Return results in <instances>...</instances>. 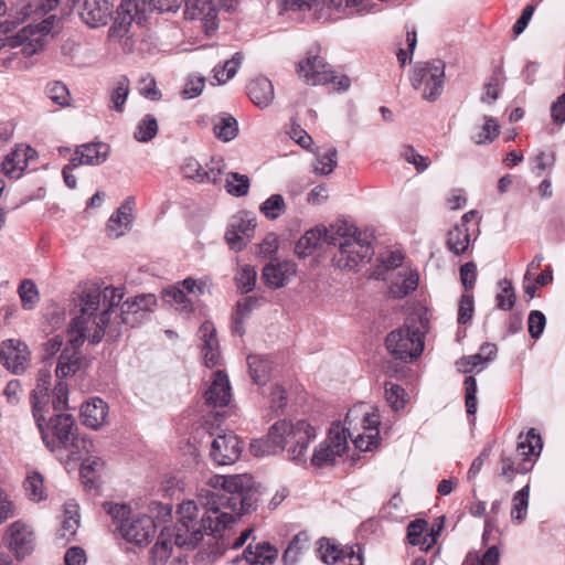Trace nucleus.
Returning a JSON list of instances; mask_svg holds the SVG:
<instances>
[{
    "instance_id": "nucleus-17",
    "label": "nucleus",
    "mask_w": 565,
    "mask_h": 565,
    "mask_svg": "<svg viewBox=\"0 0 565 565\" xmlns=\"http://www.w3.org/2000/svg\"><path fill=\"white\" fill-rule=\"evenodd\" d=\"M225 164L222 159H211L205 167H203L195 158H185L181 172L186 179L194 180L199 183H217L224 172Z\"/></svg>"
},
{
    "instance_id": "nucleus-60",
    "label": "nucleus",
    "mask_w": 565,
    "mask_h": 565,
    "mask_svg": "<svg viewBox=\"0 0 565 565\" xmlns=\"http://www.w3.org/2000/svg\"><path fill=\"white\" fill-rule=\"evenodd\" d=\"M428 526V522L424 519H416L407 526V540L411 545L416 546L420 544L423 533Z\"/></svg>"
},
{
    "instance_id": "nucleus-57",
    "label": "nucleus",
    "mask_w": 565,
    "mask_h": 565,
    "mask_svg": "<svg viewBox=\"0 0 565 565\" xmlns=\"http://www.w3.org/2000/svg\"><path fill=\"white\" fill-rule=\"evenodd\" d=\"M404 160L415 167L417 172H424L429 166V159L415 151L412 146H404L402 149Z\"/></svg>"
},
{
    "instance_id": "nucleus-45",
    "label": "nucleus",
    "mask_w": 565,
    "mask_h": 565,
    "mask_svg": "<svg viewBox=\"0 0 565 565\" xmlns=\"http://www.w3.org/2000/svg\"><path fill=\"white\" fill-rule=\"evenodd\" d=\"M249 178L246 174L230 172L226 174L225 189L234 196H244L249 190Z\"/></svg>"
},
{
    "instance_id": "nucleus-1",
    "label": "nucleus",
    "mask_w": 565,
    "mask_h": 565,
    "mask_svg": "<svg viewBox=\"0 0 565 565\" xmlns=\"http://www.w3.org/2000/svg\"><path fill=\"white\" fill-rule=\"evenodd\" d=\"M202 488L196 500H188L179 505V522L175 533L161 531L149 552L151 565H166L174 544L193 548L205 534L224 530L237 518L255 510L258 502V489L250 475H215Z\"/></svg>"
},
{
    "instance_id": "nucleus-21",
    "label": "nucleus",
    "mask_w": 565,
    "mask_h": 565,
    "mask_svg": "<svg viewBox=\"0 0 565 565\" xmlns=\"http://www.w3.org/2000/svg\"><path fill=\"white\" fill-rule=\"evenodd\" d=\"M0 360L12 373H23L30 360L28 345L15 339L3 341L0 345Z\"/></svg>"
},
{
    "instance_id": "nucleus-44",
    "label": "nucleus",
    "mask_w": 565,
    "mask_h": 565,
    "mask_svg": "<svg viewBox=\"0 0 565 565\" xmlns=\"http://www.w3.org/2000/svg\"><path fill=\"white\" fill-rule=\"evenodd\" d=\"M243 55L235 53L233 57L226 61L223 66H215L213 68L214 79L217 84H225L227 81L233 78L242 63Z\"/></svg>"
},
{
    "instance_id": "nucleus-37",
    "label": "nucleus",
    "mask_w": 565,
    "mask_h": 565,
    "mask_svg": "<svg viewBox=\"0 0 565 565\" xmlns=\"http://www.w3.org/2000/svg\"><path fill=\"white\" fill-rule=\"evenodd\" d=\"M130 92V81L127 76L120 75L117 77L109 90L111 108L117 113H122L125 104Z\"/></svg>"
},
{
    "instance_id": "nucleus-11",
    "label": "nucleus",
    "mask_w": 565,
    "mask_h": 565,
    "mask_svg": "<svg viewBox=\"0 0 565 565\" xmlns=\"http://www.w3.org/2000/svg\"><path fill=\"white\" fill-rule=\"evenodd\" d=\"M298 74L308 85H326L333 83L338 90H347L350 87V78L342 75L338 82L334 71L321 58L313 55L298 64Z\"/></svg>"
},
{
    "instance_id": "nucleus-55",
    "label": "nucleus",
    "mask_w": 565,
    "mask_h": 565,
    "mask_svg": "<svg viewBox=\"0 0 565 565\" xmlns=\"http://www.w3.org/2000/svg\"><path fill=\"white\" fill-rule=\"evenodd\" d=\"M200 338L202 340V353L212 350L214 348L220 347L218 340L216 338V329L211 321H205L202 323L199 330Z\"/></svg>"
},
{
    "instance_id": "nucleus-9",
    "label": "nucleus",
    "mask_w": 565,
    "mask_h": 565,
    "mask_svg": "<svg viewBox=\"0 0 565 565\" xmlns=\"http://www.w3.org/2000/svg\"><path fill=\"white\" fill-rule=\"evenodd\" d=\"M445 64L441 61L419 62L413 70L411 82L416 90L422 92L423 99L436 100L443 92Z\"/></svg>"
},
{
    "instance_id": "nucleus-43",
    "label": "nucleus",
    "mask_w": 565,
    "mask_h": 565,
    "mask_svg": "<svg viewBox=\"0 0 565 565\" xmlns=\"http://www.w3.org/2000/svg\"><path fill=\"white\" fill-rule=\"evenodd\" d=\"M530 497V484H525L521 490L514 493L512 498L511 518L519 522L523 521L527 514Z\"/></svg>"
},
{
    "instance_id": "nucleus-62",
    "label": "nucleus",
    "mask_w": 565,
    "mask_h": 565,
    "mask_svg": "<svg viewBox=\"0 0 565 565\" xmlns=\"http://www.w3.org/2000/svg\"><path fill=\"white\" fill-rule=\"evenodd\" d=\"M486 361L478 353L466 356L457 362L458 370L462 373L479 372L486 366Z\"/></svg>"
},
{
    "instance_id": "nucleus-7",
    "label": "nucleus",
    "mask_w": 565,
    "mask_h": 565,
    "mask_svg": "<svg viewBox=\"0 0 565 565\" xmlns=\"http://www.w3.org/2000/svg\"><path fill=\"white\" fill-rule=\"evenodd\" d=\"M542 450V439L534 428H531L523 437L519 436L516 446L518 457L521 458L516 462L510 455L502 451L499 460V475L507 482L511 483L516 475H525L532 469V460L540 456Z\"/></svg>"
},
{
    "instance_id": "nucleus-13",
    "label": "nucleus",
    "mask_w": 565,
    "mask_h": 565,
    "mask_svg": "<svg viewBox=\"0 0 565 565\" xmlns=\"http://www.w3.org/2000/svg\"><path fill=\"white\" fill-rule=\"evenodd\" d=\"M140 9L137 0H121L117 8L114 24L108 30V38L113 41L122 40L129 33L132 22L141 24L145 21V10Z\"/></svg>"
},
{
    "instance_id": "nucleus-31",
    "label": "nucleus",
    "mask_w": 565,
    "mask_h": 565,
    "mask_svg": "<svg viewBox=\"0 0 565 565\" xmlns=\"http://www.w3.org/2000/svg\"><path fill=\"white\" fill-rule=\"evenodd\" d=\"M247 92L250 100L259 108L268 107L274 100V86L266 77H257L253 79Z\"/></svg>"
},
{
    "instance_id": "nucleus-64",
    "label": "nucleus",
    "mask_w": 565,
    "mask_h": 565,
    "mask_svg": "<svg viewBox=\"0 0 565 565\" xmlns=\"http://www.w3.org/2000/svg\"><path fill=\"white\" fill-rule=\"evenodd\" d=\"M205 86V78L203 76H190L184 85L182 95L185 98H195L202 94Z\"/></svg>"
},
{
    "instance_id": "nucleus-10",
    "label": "nucleus",
    "mask_w": 565,
    "mask_h": 565,
    "mask_svg": "<svg viewBox=\"0 0 565 565\" xmlns=\"http://www.w3.org/2000/svg\"><path fill=\"white\" fill-rule=\"evenodd\" d=\"M58 21V18L53 14L38 24H29L8 38V44L12 47L22 46L23 55L32 56L44 49L46 36Z\"/></svg>"
},
{
    "instance_id": "nucleus-24",
    "label": "nucleus",
    "mask_w": 565,
    "mask_h": 565,
    "mask_svg": "<svg viewBox=\"0 0 565 565\" xmlns=\"http://www.w3.org/2000/svg\"><path fill=\"white\" fill-rule=\"evenodd\" d=\"M113 6L107 0H85L81 18L90 28L106 25L111 17Z\"/></svg>"
},
{
    "instance_id": "nucleus-46",
    "label": "nucleus",
    "mask_w": 565,
    "mask_h": 565,
    "mask_svg": "<svg viewBox=\"0 0 565 565\" xmlns=\"http://www.w3.org/2000/svg\"><path fill=\"white\" fill-rule=\"evenodd\" d=\"M319 552L321 559L327 564H334L337 562L344 563L348 548H339L337 545L331 544L328 539L322 537L319 540Z\"/></svg>"
},
{
    "instance_id": "nucleus-53",
    "label": "nucleus",
    "mask_w": 565,
    "mask_h": 565,
    "mask_svg": "<svg viewBox=\"0 0 565 565\" xmlns=\"http://www.w3.org/2000/svg\"><path fill=\"white\" fill-rule=\"evenodd\" d=\"M418 286L417 274L409 273L407 276L402 278V281H396L391 286V294L394 297L403 298L414 291Z\"/></svg>"
},
{
    "instance_id": "nucleus-20",
    "label": "nucleus",
    "mask_w": 565,
    "mask_h": 565,
    "mask_svg": "<svg viewBox=\"0 0 565 565\" xmlns=\"http://www.w3.org/2000/svg\"><path fill=\"white\" fill-rule=\"evenodd\" d=\"M184 4L185 19L200 20L206 35L217 30V9L214 0H184Z\"/></svg>"
},
{
    "instance_id": "nucleus-4",
    "label": "nucleus",
    "mask_w": 565,
    "mask_h": 565,
    "mask_svg": "<svg viewBox=\"0 0 565 565\" xmlns=\"http://www.w3.org/2000/svg\"><path fill=\"white\" fill-rule=\"evenodd\" d=\"M316 438L315 428L306 420H279L275 423L266 438L256 439L250 443V452L254 456H267L282 450L287 444L289 459L302 463L307 460V449L312 439Z\"/></svg>"
},
{
    "instance_id": "nucleus-8",
    "label": "nucleus",
    "mask_w": 565,
    "mask_h": 565,
    "mask_svg": "<svg viewBox=\"0 0 565 565\" xmlns=\"http://www.w3.org/2000/svg\"><path fill=\"white\" fill-rule=\"evenodd\" d=\"M425 332L407 321L403 327L390 332L385 339L388 352L398 360L408 362L419 356L424 350Z\"/></svg>"
},
{
    "instance_id": "nucleus-36",
    "label": "nucleus",
    "mask_w": 565,
    "mask_h": 565,
    "mask_svg": "<svg viewBox=\"0 0 565 565\" xmlns=\"http://www.w3.org/2000/svg\"><path fill=\"white\" fill-rule=\"evenodd\" d=\"M446 245L455 255L465 254L470 245L468 227H465L463 225H454L448 232Z\"/></svg>"
},
{
    "instance_id": "nucleus-22",
    "label": "nucleus",
    "mask_w": 565,
    "mask_h": 565,
    "mask_svg": "<svg viewBox=\"0 0 565 565\" xmlns=\"http://www.w3.org/2000/svg\"><path fill=\"white\" fill-rule=\"evenodd\" d=\"M296 264L289 260H271L262 271V279L271 289L286 286L296 275Z\"/></svg>"
},
{
    "instance_id": "nucleus-16",
    "label": "nucleus",
    "mask_w": 565,
    "mask_h": 565,
    "mask_svg": "<svg viewBox=\"0 0 565 565\" xmlns=\"http://www.w3.org/2000/svg\"><path fill=\"white\" fill-rule=\"evenodd\" d=\"M36 12L34 0H0V33H8Z\"/></svg>"
},
{
    "instance_id": "nucleus-49",
    "label": "nucleus",
    "mask_w": 565,
    "mask_h": 565,
    "mask_svg": "<svg viewBox=\"0 0 565 565\" xmlns=\"http://www.w3.org/2000/svg\"><path fill=\"white\" fill-rule=\"evenodd\" d=\"M18 291L25 310H32L40 300L39 290L30 279L22 280Z\"/></svg>"
},
{
    "instance_id": "nucleus-41",
    "label": "nucleus",
    "mask_w": 565,
    "mask_h": 565,
    "mask_svg": "<svg viewBox=\"0 0 565 565\" xmlns=\"http://www.w3.org/2000/svg\"><path fill=\"white\" fill-rule=\"evenodd\" d=\"M483 121L478 131L471 135V140L476 145L491 143L499 136L500 126L493 117L483 116Z\"/></svg>"
},
{
    "instance_id": "nucleus-29",
    "label": "nucleus",
    "mask_w": 565,
    "mask_h": 565,
    "mask_svg": "<svg viewBox=\"0 0 565 565\" xmlns=\"http://www.w3.org/2000/svg\"><path fill=\"white\" fill-rule=\"evenodd\" d=\"M134 199L128 198L108 220L107 233L109 237L118 238L130 227L132 222Z\"/></svg>"
},
{
    "instance_id": "nucleus-33",
    "label": "nucleus",
    "mask_w": 565,
    "mask_h": 565,
    "mask_svg": "<svg viewBox=\"0 0 565 565\" xmlns=\"http://www.w3.org/2000/svg\"><path fill=\"white\" fill-rule=\"evenodd\" d=\"M277 556V551L267 542H259L253 547L248 545L244 557L250 565H271Z\"/></svg>"
},
{
    "instance_id": "nucleus-39",
    "label": "nucleus",
    "mask_w": 565,
    "mask_h": 565,
    "mask_svg": "<svg viewBox=\"0 0 565 565\" xmlns=\"http://www.w3.org/2000/svg\"><path fill=\"white\" fill-rule=\"evenodd\" d=\"M23 488L26 497L33 502H41L46 499L43 476L38 471L28 473Z\"/></svg>"
},
{
    "instance_id": "nucleus-27",
    "label": "nucleus",
    "mask_w": 565,
    "mask_h": 565,
    "mask_svg": "<svg viewBox=\"0 0 565 565\" xmlns=\"http://www.w3.org/2000/svg\"><path fill=\"white\" fill-rule=\"evenodd\" d=\"M231 401V385L227 375L217 371L209 390L205 392V403L212 407H224Z\"/></svg>"
},
{
    "instance_id": "nucleus-52",
    "label": "nucleus",
    "mask_w": 565,
    "mask_h": 565,
    "mask_svg": "<svg viewBox=\"0 0 565 565\" xmlns=\"http://www.w3.org/2000/svg\"><path fill=\"white\" fill-rule=\"evenodd\" d=\"M104 462L100 458H85L81 467V477L86 487L93 488L95 484V475L102 470Z\"/></svg>"
},
{
    "instance_id": "nucleus-5",
    "label": "nucleus",
    "mask_w": 565,
    "mask_h": 565,
    "mask_svg": "<svg viewBox=\"0 0 565 565\" xmlns=\"http://www.w3.org/2000/svg\"><path fill=\"white\" fill-rule=\"evenodd\" d=\"M331 244L339 246L332 257L341 270H356L367 264L373 248L367 238L352 224L339 221L331 225Z\"/></svg>"
},
{
    "instance_id": "nucleus-25",
    "label": "nucleus",
    "mask_w": 565,
    "mask_h": 565,
    "mask_svg": "<svg viewBox=\"0 0 565 565\" xmlns=\"http://www.w3.org/2000/svg\"><path fill=\"white\" fill-rule=\"evenodd\" d=\"M81 417L83 425L97 430L107 424L108 405L99 397L90 398L82 405Z\"/></svg>"
},
{
    "instance_id": "nucleus-58",
    "label": "nucleus",
    "mask_w": 565,
    "mask_h": 565,
    "mask_svg": "<svg viewBox=\"0 0 565 565\" xmlns=\"http://www.w3.org/2000/svg\"><path fill=\"white\" fill-rule=\"evenodd\" d=\"M337 150L330 149L317 158L315 170L321 174H330L337 167Z\"/></svg>"
},
{
    "instance_id": "nucleus-12",
    "label": "nucleus",
    "mask_w": 565,
    "mask_h": 565,
    "mask_svg": "<svg viewBox=\"0 0 565 565\" xmlns=\"http://www.w3.org/2000/svg\"><path fill=\"white\" fill-rule=\"evenodd\" d=\"M205 284L202 280H196L188 277L180 282L164 289L162 291L163 300L181 313L189 315L194 310L192 300L188 294L200 296L204 291Z\"/></svg>"
},
{
    "instance_id": "nucleus-28",
    "label": "nucleus",
    "mask_w": 565,
    "mask_h": 565,
    "mask_svg": "<svg viewBox=\"0 0 565 565\" xmlns=\"http://www.w3.org/2000/svg\"><path fill=\"white\" fill-rule=\"evenodd\" d=\"M73 335L74 334L72 332L71 322L68 329V343L71 348H65L58 358V363L56 366V375L58 377H66L73 375L81 369L82 356L78 352V349L84 342H81L79 344H74L72 342Z\"/></svg>"
},
{
    "instance_id": "nucleus-15",
    "label": "nucleus",
    "mask_w": 565,
    "mask_h": 565,
    "mask_svg": "<svg viewBox=\"0 0 565 565\" xmlns=\"http://www.w3.org/2000/svg\"><path fill=\"white\" fill-rule=\"evenodd\" d=\"M256 228V218L246 211H241L230 220L225 241L231 249L242 250L249 242Z\"/></svg>"
},
{
    "instance_id": "nucleus-32",
    "label": "nucleus",
    "mask_w": 565,
    "mask_h": 565,
    "mask_svg": "<svg viewBox=\"0 0 565 565\" xmlns=\"http://www.w3.org/2000/svg\"><path fill=\"white\" fill-rule=\"evenodd\" d=\"M29 152H33L30 147L17 148L6 156L2 162V172L12 179H18L22 175L28 164Z\"/></svg>"
},
{
    "instance_id": "nucleus-30",
    "label": "nucleus",
    "mask_w": 565,
    "mask_h": 565,
    "mask_svg": "<svg viewBox=\"0 0 565 565\" xmlns=\"http://www.w3.org/2000/svg\"><path fill=\"white\" fill-rule=\"evenodd\" d=\"M323 242L331 244V226L316 227L307 231L303 236L297 242L295 250L299 257H308L311 255Z\"/></svg>"
},
{
    "instance_id": "nucleus-63",
    "label": "nucleus",
    "mask_w": 565,
    "mask_h": 565,
    "mask_svg": "<svg viewBox=\"0 0 565 565\" xmlns=\"http://www.w3.org/2000/svg\"><path fill=\"white\" fill-rule=\"evenodd\" d=\"M475 311L472 295L465 294L461 296L458 308V322L466 324L471 320Z\"/></svg>"
},
{
    "instance_id": "nucleus-6",
    "label": "nucleus",
    "mask_w": 565,
    "mask_h": 565,
    "mask_svg": "<svg viewBox=\"0 0 565 565\" xmlns=\"http://www.w3.org/2000/svg\"><path fill=\"white\" fill-rule=\"evenodd\" d=\"M38 428L50 451L55 452L64 449L68 452V459L71 460L82 459L84 451H88V446H92L90 441L75 433V420L68 414L55 415L45 427L44 422H42L41 427Z\"/></svg>"
},
{
    "instance_id": "nucleus-54",
    "label": "nucleus",
    "mask_w": 565,
    "mask_h": 565,
    "mask_svg": "<svg viewBox=\"0 0 565 565\" xmlns=\"http://www.w3.org/2000/svg\"><path fill=\"white\" fill-rule=\"evenodd\" d=\"M500 553L497 546L489 547L480 559L477 554H468L462 565H498Z\"/></svg>"
},
{
    "instance_id": "nucleus-61",
    "label": "nucleus",
    "mask_w": 565,
    "mask_h": 565,
    "mask_svg": "<svg viewBox=\"0 0 565 565\" xmlns=\"http://www.w3.org/2000/svg\"><path fill=\"white\" fill-rule=\"evenodd\" d=\"M527 324L531 337L533 339H539L546 324L545 316L539 310H533L529 315Z\"/></svg>"
},
{
    "instance_id": "nucleus-14",
    "label": "nucleus",
    "mask_w": 565,
    "mask_h": 565,
    "mask_svg": "<svg viewBox=\"0 0 565 565\" xmlns=\"http://www.w3.org/2000/svg\"><path fill=\"white\" fill-rule=\"evenodd\" d=\"M3 540L17 558H24L35 547V533L32 526L22 520L14 521L7 527Z\"/></svg>"
},
{
    "instance_id": "nucleus-18",
    "label": "nucleus",
    "mask_w": 565,
    "mask_h": 565,
    "mask_svg": "<svg viewBox=\"0 0 565 565\" xmlns=\"http://www.w3.org/2000/svg\"><path fill=\"white\" fill-rule=\"evenodd\" d=\"M122 536L137 545L148 544L154 536L157 526L153 519L147 514L132 515L119 524Z\"/></svg>"
},
{
    "instance_id": "nucleus-38",
    "label": "nucleus",
    "mask_w": 565,
    "mask_h": 565,
    "mask_svg": "<svg viewBox=\"0 0 565 565\" xmlns=\"http://www.w3.org/2000/svg\"><path fill=\"white\" fill-rule=\"evenodd\" d=\"M213 132L217 139L225 142L231 141L237 136L238 124L230 115L218 116L214 119Z\"/></svg>"
},
{
    "instance_id": "nucleus-35",
    "label": "nucleus",
    "mask_w": 565,
    "mask_h": 565,
    "mask_svg": "<svg viewBox=\"0 0 565 565\" xmlns=\"http://www.w3.org/2000/svg\"><path fill=\"white\" fill-rule=\"evenodd\" d=\"M79 526V515L75 504H66L61 527L57 531V539L64 542L71 541Z\"/></svg>"
},
{
    "instance_id": "nucleus-34",
    "label": "nucleus",
    "mask_w": 565,
    "mask_h": 565,
    "mask_svg": "<svg viewBox=\"0 0 565 565\" xmlns=\"http://www.w3.org/2000/svg\"><path fill=\"white\" fill-rule=\"evenodd\" d=\"M249 374L254 383L265 385L271 373V362L267 356L250 354L247 356Z\"/></svg>"
},
{
    "instance_id": "nucleus-51",
    "label": "nucleus",
    "mask_w": 565,
    "mask_h": 565,
    "mask_svg": "<svg viewBox=\"0 0 565 565\" xmlns=\"http://www.w3.org/2000/svg\"><path fill=\"white\" fill-rule=\"evenodd\" d=\"M257 273L253 266L244 265L235 276V282L242 294L252 291L255 287Z\"/></svg>"
},
{
    "instance_id": "nucleus-2",
    "label": "nucleus",
    "mask_w": 565,
    "mask_h": 565,
    "mask_svg": "<svg viewBox=\"0 0 565 565\" xmlns=\"http://www.w3.org/2000/svg\"><path fill=\"white\" fill-rule=\"evenodd\" d=\"M122 297L120 288L85 287L77 299L79 313L72 319V342L99 343L105 335L114 341L120 337L122 327L141 323L157 305L152 294L139 295L121 303Z\"/></svg>"
},
{
    "instance_id": "nucleus-42",
    "label": "nucleus",
    "mask_w": 565,
    "mask_h": 565,
    "mask_svg": "<svg viewBox=\"0 0 565 565\" xmlns=\"http://www.w3.org/2000/svg\"><path fill=\"white\" fill-rule=\"evenodd\" d=\"M385 398L394 412L403 409L408 402V394L398 384L386 382L385 383Z\"/></svg>"
},
{
    "instance_id": "nucleus-59",
    "label": "nucleus",
    "mask_w": 565,
    "mask_h": 565,
    "mask_svg": "<svg viewBox=\"0 0 565 565\" xmlns=\"http://www.w3.org/2000/svg\"><path fill=\"white\" fill-rule=\"evenodd\" d=\"M466 391V407L469 415H475L477 412V381L473 376H468L465 380Z\"/></svg>"
},
{
    "instance_id": "nucleus-19",
    "label": "nucleus",
    "mask_w": 565,
    "mask_h": 565,
    "mask_svg": "<svg viewBox=\"0 0 565 565\" xmlns=\"http://www.w3.org/2000/svg\"><path fill=\"white\" fill-rule=\"evenodd\" d=\"M243 443L233 431H224L214 438L211 446L212 459L221 466L234 463L241 456Z\"/></svg>"
},
{
    "instance_id": "nucleus-26",
    "label": "nucleus",
    "mask_w": 565,
    "mask_h": 565,
    "mask_svg": "<svg viewBox=\"0 0 565 565\" xmlns=\"http://www.w3.org/2000/svg\"><path fill=\"white\" fill-rule=\"evenodd\" d=\"M109 154V147L103 142L86 143L77 147L72 166L79 167L82 164L98 166L105 162Z\"/></svg>"
},
{
    "instance_id": "nucleus-40",
    "label": "nucleus",
    "mask_w": 565,
    "mask_h": 565,
    "mask_svg": "<svg viewBox=\"0 0 565 565\" xmlns=\"http://www.w3.org/2000/svg\"><path fill=\"white\" fill-rule=\"evenodd\" d=\"M310 536L305 531L295 535L282 555L285 564H296L302 551L308 548Z\"/></svg>"
},
{
    "instance_id": "nucleus-50",
    "label": "nucleus",
    "mask_w": 565,
    "mask_h": 565,
    "mask_svg": "<svg viewBox=\"0 0 565 565\" xmlns=\"http://www.w3.org/2000/svg\"><path fill=\"white\" fill-rule=\"evenodd\" d=\"M268 220H276L286 211V203L280 194H271L259 207Z\"/></svg>"
},
{
    "instance_id": "nucleus-56",
    "label": "nucleus",
    "mask_w": 565,
    "mask_h": 565,
    "mask_svg": "<svg viewBox=\"0 0 565 565\" xmlns=\"http://www.w3.org/2000/svg\"><path fill=\"white\" fill-rule=\"evenodd\" d=\"M46 94L50 99L60 106H67L70 104V92L61 82H53L47 85Z\"/></svg>"
},
{
    "instance_id": "nucleus-48",
    "label": "nucleus",
    "mask_w": 565,
    "mask_h": 565,
    "mask_svg": "<svg viewBox=\"0 0 565 565\" xmlns=\"http://www.w3.org/2000/svg\"><path fill=\"white\" fill-rule=\"evenodd\" d=\"M158 134V122L152 115H146L138 124L134 134L139 142H148Z\"/></svg>"
},
{
    "instance_id": "nucleus-3",
    "label": "nucleus",
    "mask_w": 565,
    "mask_h": 565,
    "mask_svg": "<svg viewBox=\"0 0 565 565\" xmlns=\"http://www.w3.org/2000/svg\"><path fill=\"white\" fill-rule=\"evenodd\" d=\"M380 423L376 407L365 403L354 405L345 416V427L333 424L327 439L315 449L312 465L320 467L342 456L348 447V438L360 450H371L377 444Z\"/></svg>"
},
{
    "instance_id": "nucleus-47",
    "label": "nucleus",
    "mask_w": 565,
    "mask_h": 565,
    "mask_svg": "<svg viewBox=\"0 0 565 565\" xmlns=\"http://www.w3.org/2000/svg\"><path fill=\"white\" fill-rule=\"evenodd\" d=\"M500 291L495 296L497 307L501 310H511L515 303V292L511 280L504 278L499 282Z\"/></svg>"
},
{
    "instance_id": "nucleus-23",
    "label": "nucleus",
    "mask_w": 565,
    "mask_h": 565,
    "mask_svg": "<svg viewBox=\"0 0 565 565\" xmlns=\"http://www.w3.org/2000/svg\"><path fill=\"white\" fill-rule=\"evenodd\" d=\"M51 386V374L47 370H40L38 373L36 385L31 392L32 413L36 426L41 427V423L45 422L44 407L49 403V390Z\"/></svg>"
}]
</instances>
